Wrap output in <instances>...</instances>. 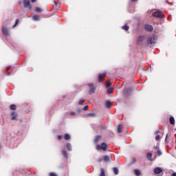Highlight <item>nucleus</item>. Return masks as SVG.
Wrapping results in <instances>:
<instances>
[{"label": "nucleus", "mask_w": 176, "mask_h": 176, "mask_svg": "<svg viewBox=\"0 0 176 176\" xmlns=\"http://www.w3.org/2000/svg\"><path fill=\"white\" fill-rule=\"evenodd\" d=\"M159 144L160 143L158 142L157 146H155V152H157L155 154V157L156 156H162V155H163L162 150H160V148H159Z\"/></svg>", "instance_id": "nucleus-5"}, {"label": "nucleus", "mask_w": 176, "mask_h": 176, "mask_svg": "<svg viewBox=\"0 0 176 176\" xmlns=\"http://www.w3.org/2000/svg\"><path fill=\"white\" fill-rule=\"evenodd\" d=\"M131 2H137V1H138V0H131Z\"/></svg>", "instance_id": "nucleus-45"}, {"label": "nucleus", "mask_w": 176, "mask_h": 176, "mask_svg": "<svg viewBox=\"0 0 176 176\" xmlns=\"http://www.w3.org/2000/svg\"><path fill=\"white\" fill-rule=\"evenodd\" d=\"M172 176H176V173H175V172L173 173L172 174Z\"/></svg>", "instance_id": "nucleus-43"}, {"label": "nucleus", "mask_w": 176, "mask_h": 176, "mask_svg": "<svg viewBox=\"0 0 176 176\" xmlns=\"http://www.w3.org/2000/svg\"><path fill=\"white\" fill-rule=\"evenodd\" d=\"M64 140H65L66 141L71 140V136L69 135V134L65 133L64 135Z\"/></svg>", "instance_id": "nucleus-19"}, {"label": "nucleus", "mask_w": 176, "mask_h": 176, "mask_svg": "<svg viewBox=\"0 0 176 176\" xmlns=\"http://www.w3.org/2000/svg\"><path fill=\"white\" fill-rule=\"evenodd\" d=\"M11 115V120H17V118H19V114L17 113L12 111L10 113Z\"/></svg>", "instance_id": "nucleus-8"}, {"label": "nucleus", "mask_w": 176, "mask_h": 176, "mask_svg": "<svg viewBox=\"0 0 176 176\" xmlns=\"http://www.w3.org/2000/svg\"><path fill=\"white\" fill-rule=\"evenodd\" d=\"M23 5L24 8H27L30 10V9L32 8V6H31V3L30 2V0H23Z\"/></svg>", "instance_id": "nucleus-4"}, {"label": "nucleus", "mask_w": 176, "mask_h": 176, "mask_svg": "<svg viewBox=\"0 0 176 176\" xmlns=\"http://www.w3.org/2000/svg\"><path fill=\"white\" fill-rule=\"evenodd\" d=\"M62 155L65 159H68V153L66 149H62Z\"/></svg>", "instance_id": "nucleus-16"}, {"label": "nucleus", "mask_w": 176, "mask_h": 176, "mask_svg": "<svg viewBox=\"0 0 176 176\" xmlns=\"http://www.w3.org/2000/svg\"><path fill=\"white\" fill-rule=\"evenodd\" d=\"M112 85V82L111 80H109L107 82V85H106V87L108 88V87H111V85Z\"/></svg>", "instance_id": "nucleus-31"}, {"label": "nucleus", "mask_w": 176, "mask_h": 176, "mask_svg": "<svg viewBox=\"0 0 176 176\" xmlns=\"http://www.w3.org/2000/svg\"><path fill=\"white\" fill-rule=\"evenodd\" d=\"M169 122H170V124H175V119H174L173 116L170 117Z\"/></svg>", "instance_id": "nucleus-18"}, {"label": "nucleus", "mask_w": 176, "mask_h": 176, "mask_svg": "<svg viewBox=\"0 0 176 176\" xmlns=\"http://www.w3.org/2000/svg\"><path fill=\"white\" fill-rule=\"evenodd\" d=\"M155 134H159V131H155Z\"/></svg>", "instance_id": "nucleus-48"}, {"label": "nucleus", "mask_w": 176, "mask_h": 176, "mask_svg": "<svg viewBox=\"0 0 176 176\" xmlns=\"http://www.w3.org/2000/svg\"><path fill=\"white\" fill-rule=\"evenodd\" d=\"M101 140V135H97L95 137L94 140V144H98V141Z\"/></svg>", "instance_id": "nucleus-15"}, {"label": "nucleus", "mask_w": 176, "mask_h": 176, "mask_svg": "<svg viewBox=\"0 0 176 176\" xmlns=\"http://www.w3.org/2000/svg\"><path fill=\"white\" fill-rule=\"evenodd\" d=\"M88 87H89V94H94L96 92V87H94V84H93V82L89 83Z\"/></svg>", "instance_id": "nucleus-3"}, {"label": "nucleus", "mask_w": 176, "mask_h": 176, "mask_svg": "<svg viewBox=\"0 0 176 176\" xmlns=\"http://www.w3.org/2000/svg\"><path fill=\"white\" fill-rule=\"evenodd\" d=\"M134 173H135V175H137V176L141 175V172L138 169H135Z\"/></svg>", "instance_id": "nucleus-28"}, {"label": "nucleus", "mask_w": 176, "mask_h": 176, "mask_svg": "<svg viewBox=\"0 0 176 176\" xmlns=\"http://www.w3.org/2000/svg\"><path fill=\"white\" fill-rule=\"evenodd\" d=\"M113 171L115 175H118V174H119V169L117 167L113 168Z\"/></svg>", "instance_id": "nucleus-23"}, {"label": "nucleus", "mask_w": 176, "mask_h": 176, "mask_svg": "<svg viewBox=\"0 0 176 176\" xmlns=\"http://www.w3.org/2000/svg\"><path fill=\"white\" fill-rule=\"evenodd\" d=\"M151 157H152V153H148V154H147V159H148V160L152 161V160L151 159Z\"/></svg>", "instance_id": "nucleus-32"}, {"label": "nucleus", "mask_w": 176, "mask_h": 176, "mask_svg": "<svg viewBox=\"0 0 176 176\" xmlns=\"http://www.w3.org/2000/svg\"><path fill=\"white\" fill-rule=\"evenodd\" d=\"M10 109L11 111H16V109H17V106H16V104H11L10 106Z\"/></svg>", "instance_id": "nucleus-22"}, {"label": "nucleus", "mask_w": 176, "mask_h": 176, "mask_svg": "<svg viewBox=\"0 0 176 176\" xmlns=\"http://www.w3.org/2000/svg\"><path fill=\"white\" fill-rule=\"evenodd\" d=\"M57 140H58V141H61V140H63V135H58Z\"/></svg>", "instance_id": "nucleus-36"}, {"label": "nucleus", "mask_w": 176, "mask_h": 176, "mask_svg": "<svg viewBox=\"0 0 176 176\" xmlns=\"http://www.w3.org/2000/svg\"><path fill=\"white\" fill-rule=\"evenodd\" d=\"M99 176H105V170H104V168H100V173Z\"/></svg>", "instance_id": "nucleus-26"}, {"label": "nucleus", "mask_w": 176, "mask_h": 176, "mask_svg": "<svg viewBox=\"0 0 176 176\" xmlns=\"http://www.w3.org/2000/svg\"><path fill=\"white\" fill-rule=\"evenodd\" d=\"M129 29L130 27H129L127 24H125L124 26H122V30H124V31H129Z\"/></svg>", "instance_id": "nucleus-25"}, {"label": "nucleus", "mask_w": 176, "mask_h": 176, "mask_svg": "<svg viewBox=\"0 0 176 176\" xmlns=\"http://www.w3.org/2000/svg\"><path fill=\"white\" fill-rule=\"evenodd\" d=\"M36 0H31V2H32V3H35Z\"/></svg>", "instance_id": "nucleus-44"}, {"label": "nucleus", "mask_w": 176, "mask_h": 176, "mask_svg": "<svg viewBox=\"0 0 176 176\" xmlns=\"http://www.w3.org/2000/svg\"><path fill=\"white\" fill-rule=\"evenodd\" d=\"M35 12H36L37 13H41V12H42V9L39 7H36Z\"/></svg>", "instance_id": "nucleus-30"}, {"label": "nucleus", "mask_w": 176, "mask_h": 176, "mask_svg": "<svg viewBox=\"0 0 176 176\" xmlns=\"http://www.w3.org/2000/svg\"><path fill=\"white\" fill-rule=\"evenodd\" d=\"M152 16L153 17H155V12H153Z\"/></svg>", "instance_id": "nucleus-47"}, {"label": "nucleus", "mask_w": 176, "mask_h": 176, "mask_svg": "<svg viewBox=\"0 0 176 176\" xmlns=\"http://www.w3.org/2000/svg\"><path fill=\"white\" fill-rule=\"evenodd\" d=\"M131 94V89H127L126 92L124 94L125 97H129L130 94Z\"/></svg>", "instance_id": "nucleus-27"}, {"label": "nucleus", "mask_w": 176, "mask_h": 176, "mask_svg": "<svg viewBox=\"0 0 176 176\" xmlns=\"http://www.w3.org/2000/svg\"><path fill=\"white\" fill-rule=\"evenodd\" d=\"M155 174H161V175H163V168L159 167L155 168Z\"/></svg>", "instance_id": "nucleus-9"}, {"label": "nucleus", "mask_w": 176, "mask_h": 176, "mask_svg": "<svg viewBox=\"0 0 176 176\" xmlns=\"http://www.w3.org/2000/svg\"><path fill=\"white\" fill-rule=\"evenodd\" d=\"M98 162H102V159H99V160H98Z\"/></svg>", "instance_id": "nucleus-46"}, {"label": "nucleus", "mask_w": 176, "mask_h": 176, "mask_svg": "<svg viewBox=\"0 0 176 176\" xmlns=\"http://www.w3.org/2000/svg\"><path fill=\"white\" fill-rule=\"evenodd\" d=\"M111 159H112V157L109 156V155H104L103 157V160L104 162H105L106 163H108V162H110Z\"/></svg>", "instance_id": "nucleus-12"}, {"label": "nucleus", "mask_w": 176, "mask_h": 176, "mask_svg": "<svg viewBox=\"0 0 176 176\" xmlns=\"http://www.w3.org/2000/svg\"><path fill=\"white\" fill-rule=\"evenodd\" d=\"M17 24H19V19H16L14 25L12 26V28H14Z\"/></svg>", "instance_id": "nucleus-33"}, {"label": "nucleus", "mask_w": 176, "mask_h": 176, "mask_svg": "<svg viewBox=\"0 0 176 176\" xmlns=\"http://www.w3.org/2000/svg\"><path fill=\"white\" fill-rule=\"evenodd\" d=\"M105 107L106 108H111V107H112V104L109 100L106 101Z\"/></svg>", "instance_id": "nucleus-20"}, {"label": "nucleus", "mask_w": 176, "mask_h": 176, "mask_svg": "<svg viewBox=\"0 0 176 176\" xmlns=\"http://www.w3.org/2000/svg\"><path fill=\"white\" fill-rule=\"evenodd\" d=\"M1 30L3 35H5L6 36H8V35H9V30H8V28L3 26Z\"/></svg>", "instance_id": "nucleus-10"}, {"label": "nucleus", "mask_w": 176, "mask_h": 176, "mask_svg": "<svg viewBox=\"0 0 176 176\" xmlns=\"http://www.w3.org/2000/svg\"><path fill=\"white\" fill-rule=\"evenodd\" d=\"M49 176H58L56 173L54 172H51L49 173Z\"/></svg>", "instance_id": "nucleus-34"}, {"label": "nucleus", "mask_w": 176, "mask_h": 176, "mask_svg": "<svg viewBox=\"0 0 176 176\" xmlns=\"http://www.w3.org/2000/svg\"><path fill=\"white\" fill-rule=\"evenodd\" d=\"M41 17L38 15H35L33 16L34 21H39Z\"/></svg>", "instance_id": "nucleus-24"}, {"label": "nucleus", "mask_w": 176, "mask_h": 176, "mask_svg": "<svg viewBox=\"0 0 176 176\" xmlns=\"http://www.w3.org/2000/svg\"><path fill=\"white\" fill-rule=\"evenodd\" d=\"M88 116H96V113H88Z\"/></svg>", "instance_id": "nucleus-39"}, {"label": "nucleus", "mask_w": 176, "mask_h": 176, "mask_svg": "<svg viewBox=\"0 0 176 176\" xmlns=\"http://www.w3.org/2000/svg\"><path fill=\"white\" fill-rule=\"evenodd\" d=\"M87 109H89V106H85L83 107V111H87Z\"/></svg>", "instance_id": "nucleus-37"}, {"label": "nucleus", "mask_w": 176, "mask_h": 176, "mask_svg": "<svg viewBox=\"0 0 176 176\" xmlns=\"http://www.w3.org/2000/svg\"><path fill=\"white\" fill-rule=\"evenodd\" d=\"M163 135H164V133L162 132L160 133L159 135H156L155 136L156 141H160V138H163Z\"/></svg>", "instance_id": "nucleus-13"}, {"label": "nucleus", "mask_w": 176, "mask_h": 176, "mask_svg": "<svg viewBox=\"0 0 176 176\" xmlns=\"http://www.w3.org/2000/svg\"><path fill=\"white\" fill-rule=\"evenodd\" d=\"M155 17L157 19H160V20H162V19H164V14L160 10H156L155 12Z\"/></svg>", "instance_id": "nucleus-2"}, {"label": "nucleus", "mask_w": 176, "mask_h": 176, "mask_svg": "<svg viewBox=\"0 0 176 176\" xmlns=\"http://www.w3.org/2000/svg\"><path fill=\"white\" fill-rule=\"evenodd\" d=\"M167 138H168V134H166L165 138V142H167Z\"/></svg>", "instance_id": "nucleus-41"}, {"label": "nucleus", "mask_w": 176, "mask_h": 176, "mask_svg": "<svg viewBox=\"0 0 176 176\" xmlns=\"http://www.w3.org/2000/svg\"><path fill=\"white\" fill-rule=\"evenodd\" d=\"M144 38L145 37L144 36H139L138 38V45H141L144 42Z\"/></svg>", "instance_id": "nucleus-14"}, {"label": "nucleus", "mask_w": 176, "mask_h": 176, "mask_svg": "<svg viewBox=\"0 0 176 176\" xmlns=\"http://www.w3.org/2000/svg\"><path fill=\"white\" fill-rule=\"evenodd\" d=\"M153 43H155V36H152L148 40V45H152Z\"/></svg>", "instance_id": "nucleus-11"}, {"label": "nucleus", "mask_w": 176, "mask_h": 176, "mask_svg": "<svg viewBox=\"0 0 176 176\" xmlns=\"http://www.w3.org/2000/svg\"><path fill=\"white\" fill-rule=\"evenodd\" d=\"M137 160H135V158H132V162L133 163H135V162H136Z\"/></svg>", "instance_id": "nucleus-42"}, {"label": "nucleus", "mask_w": 176, "mask_h": 176, "mask_svg": "<svg viewBox=\"0 0 176 176\" xmlns=\"http://www.w3.org/2000/svg\"><path fill=\"white\" fill-rule=\"evenodd\" d=\"M70 115H71L72 116H75V115H76V113L72 111V112L70 113Z\"/></svg>", "instance_id": "nucleus-38"}, {"label": "nucleus", "mask_w": 176, "mask_h": 176, "mask_svg": "<svg viewBox=\"0 0 176 176\" xmlns=\"http://www.w3.org/2000/svg\"><path fill=\"white\" fill-rule=\"evenodd\" d=\"M9 69H10V67L7 68V71H9Z\"/></svg>", "instance_id": "nucleus-49"}, {"label": "nucleus", "mask_w": 176, "mask_h": 176, "mask_svg": "<svg viewBox=\"0 0 176 176\" xmlns=\"http://www.w3.org/2000/svg\"><path fill=\"white\" fill-rule=\"evenodd\" d=\"M105 76H107V74H105V73L98 74V80L99 83H101V82H102V80H104V79H105Z\"/></svg>", "instance_id": "nucleus-6"}, {"label": "nucleus", "mask_w": 176, "mask_h": 176, "mask_svg": "<svg viewBox=\"0 0 176 176\" xmlns=\"http://www.w3.org/2000/svg\"><path fill=\"white\" fill-rule=\"evenodd\" d=\"M107 89L108 94H112V93H113V87H108Z\"/></svg>", "instance_id": "nucleus-21"}, {"label": "nucleus", "mask_w": 176, "mask_h": 176, "mask_svg": "<svg viewBox=\"0 0 176 176\" xmlns=\"http://www.w3.org/2000/svg\"><path fill=\"white\" fill-rule=\"evenodd\" d=\"M166 3H168V5H174V3H170L168 1H166Z\"/></svg>", "instance_id": "nucleus-40"}, {"label": "nucleus", "mask_w": 176, "mask_h": 176, "mask_svg": "<svg viewBox=\"0 0 176 176\" xmlns=\"http://www.w3.org/2000/svg\"><path fill=\"white\" fill-rule=\"evenodd\" d=\"M122 130H123V126L122 124H119L117 126V133H122Z\"/></svg>", "instance_id": "nucleus-17"}, {"label": "nucleus", "mask_w": 176, "mask_h": 176, "mask_svg": "<svg viewBox=\"0 0 176 176\" xmlns=\"http://www.w3.org/2000/svg\"><path fill=\"white\" fill-rule=\"evenodd\" d=\"M67 148L68 151H72V146L71 145L70 143L67 144Z\"/></svg>", "instance_id": "nucleus-29"}, {"label": "nucleus", "mask_w": 176, "mask_h": 176, "mask_svg": "<svg viewBox=\"0 0 176 176\" xmlns=\"http://www.w3.org/2000/svg\"><path fill=\"white\" fill-rule=\"evenodd\" d=\"M85 100H80L78 102V105H82V104H83V102H85Z\"/></svg>", "instance_id": "nucleus-35"}, {"label": "nucleus", "mask_w": 176, "mask_h": 176, "mask_svg": "<svg viewBox=\"0 0 176 176\" xmlns=\"http://www.w3.org/2000/svg\"><path fill=\"white\" fill-rule=\"evenodd\" d=\"M107 143L102 142L101 144H98L96 146V151H107Z\"/></svg>", "instance_id": "nucleus-1"}, {"label": "nucleus", "mask_w": 176, "mask_h": 176, "mask_svg": "<svg viewBox=\"0 0 176 176\" xmlns=\"http://www.w3.org/2000/svg\"><path fill=\"white\" fill-rule=\"evenodd\" d=\"M144 30H146V31H147L148 32H152V31H153V26H152L151 25L146 24L144 25Z\"/></svg>", "instance_id": "nucleus-7"}]
</instances>
